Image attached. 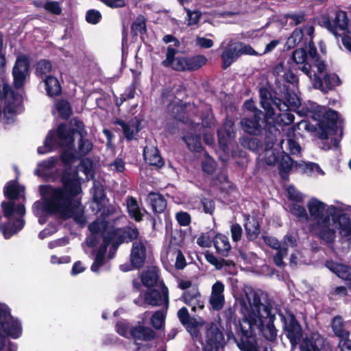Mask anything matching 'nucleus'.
I'll use <instances>...</instances> for the list:
<instances>
[{
	"mask_svg": "<svg viewBox=\"0 0 351 351\" xmlns=\"http://www.w3.org/2000/svg\"><path fill=\"white\" fill-rule=\"evenodd\" d=\"M25 189L16 182H10L5 187V195L9 199H20L24 197Z\"/></svg>",
	"mask_w": 351,
	"mask_h": 351,
	"instance_id": "obj_33",
	"label": "nucleus"
},
{
	"mask_svg": "<svg viewBox=\"0 0 351 351\" xmlns=\"http://www.w3.org/2000/svg\"><path fill=\"white\" fill-rule=\"evenodd\" d=\"M261 112H258L256 114H254V120L243 119L241 121V125L243 130L250 134H256L259 132L260 125L258 121L261 118Z\"/></svg>",
	"mask_w": 351,
	"mask_h": 351,
	"instance_id": "obj_29",
	"label": "nucleus"
},
{
	"mask_svg": "<svg viewBox=\"0 0 351 351\" xmlns=\"http://www.w3.org/2000/svg\"><path fill=\"white\" fill-rule=\"evenodd\" d=\"M305 172L311 173L314 176H324V172L322 170L320 167L313 162L305 163Z\"/></svg>",
	"mask_w": 351,
	"mask_h": 351,
	"instance_id": "obj_58",
	"label": "nucleus"
},
{
	"mask_svg": "<svg viewBox=\"0 0 351 351\" xmlns=\"http://www.w3.org/2000/svg\"><path fill=\"white\" fill-rule=\"evenodd\" d=\"M127 207L130 215L136 221L142 219L143 212L140 209L136 200L133 197H130L127 200Z\"/></svg>",
	"mask_w": 351,
	"mask_h": 351,
	"instance_id": "obj_41",
	"label": "nucleus"
},
{
	"mask_svg": "<svg viewBox=\"0 0 351 351\" xmlns=\"http://www.w3.org/2000/svg\"><path fill=\"white\" fill-rule=\"evenodd\" d=\"M185 143L188 147L193 152H199L202 149L201 143L199 141V134H193L190 133L185 136L184 138Z\"/></svg>",
	"mask_w": 351,
	"mask_h": 351,
	"instance_id": "obj_43",
	"label": "nucleus"
},
{
	"mask_svg": "<svg viewBox=\"0 0 351 351\" xmlns=\"http://www.w3.org/2000/svg\"><path fill=\"white\" fill-rule=\"evenodd\" d=\"M301 71L309 77L313 87L322 92H328L340 84V80L335 74L326 73L320 79L319 77H317L316 73L313 77L311 74L310 67L306 65H303L301 67Z\"/></svg>",
	"mask_w": 351,
	"mask_h": 351,
	"instance_id": "obj_8",
	"label": "nucleus"
},
{
	"mask_svg": "<svg viewBox=\"0 0 351 351\" xmlns=\"http://www.w3.org/2000/svg\"><path fill=\"white\" fill-rule=\"evenodd\" d=\"M79 171L84 172L87 179L93 178V162L88 159L83 160L79 167Z\"/></svg>",
	"mask_w": 351,
	"mask_h": 351,
	"instance_id": "obj_53",
	"label": "nucleus"
},
{
	"mask_svg": "<svg viewBox=\"0 0 351 351\" xmlns=\"http://www.w3.org/2000/svg\"><path fill=\"white\" fill-rule=\"evenodd\" d=\"M245 228L247 236L250 240L256 239L259 234V224L254 217L246 218Z\"/></svg>",
	"mask_w": 351,
	"mask_h": 351,
	"instance_id": "obj_39",
	"label": "nucleus"
},
{
	"mask_svg": "<svg viewBox=\"0 0 351 351\" xmlns=\"http://www.w3.org/2000/svg\"><path fill=\"white\" fill-rule=\"evenodd\" d=\"M0 328L7 335L14 339L21 332V326L17 319L12 317L8 308L0 306Z\"/></svg>",
	"mask_w": 351,
	"mask_h": 351,
	"instance_id": "obj_9",
	"label": "nucleus"
},
{
	"mask_svg": "<svg viewBox=\"0 0 351 351\" xmlns=\"http://www.w3.org/2000/svg\"><path fill=\"white\" fill-rule=\"evenodd\" d=\"M165 315L164 313L161 311L156 312L152 317L151 322L152 326L156 329L160 328L164 324Z\"/></svg>",
	"mask_w": 351,
	"mask_h": 351,
	"instance_id": "obj_56",
	"label": "nucleus"
},
{
	"mask_svg": "<svg viewBox=\"0 0 351 351\" xmlns=\"http://www.w3.org/2000/svg\"><path fill=\"white\" fill-rule=\"evenodd\" d=\"M205 257L206 261L210 265H213L216 269L219 270L224 269L225 270H228V269L234 267V263L232 261L217 258L213 254H207Z\"/></svg>",
	"mask_w": 351,
	"mask_h": 351,
	"instance_id": "obj_37",
	"label": "nucleus"
},
{
	"mask_svg": "<svg viewBox=\"0 0 351 351\" xmlns=\"http://www.w3.org/2000/svg\"><path fill=\"white\" fill-rule=\"evenodd\" d=\"M286 23L290 25H297L304 21L303 13L289 14L285 16Z\"/></svg>",
	"mask_w": 351,
	"mask_h": 351,
	"instance_id": "obj_54",
	"label": "nucleus"
},
{
	"mask_svg": "<svg viewBox=\"0 0 351 351\" xmlns=\"http://www.w3.org/2000/svg\"><path fill=\"white\" fill-rule=\"evenodd\" d=\"M74 124L76 127L75 130L78 132L81 136L78 146V156L86 155L92 150L93 144L90 141L84 139L82 137V129L84 127L82 122L77 120H74Z\"/></svg>",
	"mask_w": 351,
	"mask_h": 351,
	"instance_id": "obj_28",
	"label": "nucleus"
},
{
	"mask_svg": "<svg viewBox=\"0 0 351 351\" xmlns=\"http://www.w3.org/2000/svg\"><path fill=\"white\" fill-rule=\"evenodd\" d=\"M263 314L264 315L265 322H263V325L260 328L253 327L250 335L248 336L245 335L244 333H242L245 337L246 339L242 340L241 343H237L238 347L242 351H243V350L240 348L239 345L243 346V345H247L248 343L254 346L256 348V350L258 351L257 347L253 343H252L250 340L247 339V338L252 335L253 330H254L256 329L261 330L263 332V335L269 341H272L276 338V330L272 323L271 318L269 316V314L267 315L264 313H263Z\"/></svg>",
	"mask_w": 351,
	"mask_h": 351,
	"instance_id": "obj_11",
	"label": "nucleus"
},
{
	"mask_svg": "<svg viewBox=\"0 0 351 351\" xmlns=\"http://www.w3.org/2000/svg\"><path fill=\"white\" fill-rule=\"evenodd\" d=\"M292 58L297 64H303L306 59V51L303 49H298L293 53Z\"/></svg>",
	"mask_w": 351,
	"mask_h": 351,
	"instance_id": "obj_62",
	"label": "nucleus"
},
{
	"mask_svg": "<svg viewBox=\"0 0 351 351\" xmlns=\"http://www.w3.org/2000/svg\"><path fill=\"white\" fill-rule=\"evenodd\" d=\"M224 285L220 281H217L212 286L209 302L212 308L215 310H220L224 305Z\"/></svg>",
	"mask_w": 351,
	"mask_h": 351,
	"instance_id": "obj_20",
	"label": "nucleus"
},
{
	"mask_svg": "<svg viewBox=\"0 0 351 351\" xmlns=\"http://www.w3.org/2000/svg\"><path fill=\"white\" fill-rule=\"evenodd\" d=\"M324 339L317 333L304 339L300 345V351H325Z\"/></svg>",
	"mask_w": 351,
	"mask_h": 351,
	"instance_id": "obj_21",
	"label": "nucleus"
},
{
	"mask_svg": "<svg viewBox=\"0 0 351 351\" xmlns=\"http://www.w3.org/2000/svg\"><path fill=\"white\" fill-rule=\"evenodd\" d=\"M147 256V241L139 239L133 243L130 254V261L134 267H141Z\"/></svg>",
	"mask_w": 351,
	"mask_h": 351,
	"instance_id": "obj_15",
	"label": "nucleus"
},
{
	"mask_svg": "<svg viewBox=\"0 0 351 351\" xmlns=\"http://www.w3.org/2000/svg\"><path fill=\"white\" fill-rule=\"evenodd\" d=\"M261 104L263 109L265 110V114L268 112V111H271L275 108V106L274 105V101L276 99H271L270 98L269 93L265 90H261Z\"/></svg>",
	"mask_w": 351,
	"mask_h": 351,
	"instance_id": "obj_46",
	"label": "nucleus"
},
{
	"mask_svg": "<svg viewBox=\"0 0 351 351\" xmlns=\"http://www.w3.org/2000/svg\"><path fill=\"white\" fill-rule=\"evenodd\" d=\"M132 31L136 34H143L146 31L145 19L143 16L139 15L132 26Z\"/></svg>",
	"mask_w": 351,
	"mask_h": 351,
	"instance_id": "obj_51",
	"label": "nucleus"
},
{
	"mask_svg": "<svg viewBox=\"0 0 351 351\" xmlns=\"http://www.w3.org/2000/svg\"><path fill=\"white\" fill-rule=\"evenodd\" d=\"M176 217L179 224L182 226H186L191 222V217L186 212L181 211L177 213Z\"/></svg>",
	"mask_w": 351,
	"mask_h": 351,
	"instance_id": "obj_64",
	"label": "nucleus"
},
{
	"mask_svg": "<svg viewBox=\"0 0 351 351\" xmlns=\"http://www.w3.org/2000/svg\"><path fill=\"white\" fill-rule=\"evenodd\" d=\"M241 312L243 319L240 323V330L242 333L248 336L253 327L260 328L264 320V314L268 315V311L261 302L258 292L250 287L243 289V294L239 300Z\"/></svg>",
	"mask_w": 351,
	"mask_h": 351,
	"instance_id": "obj_2",
	"label": "nucleus"
},
{
	"mask_svg": "<svg viewBox=\"0 0 351 351\" xmlns=\"http://www.w3.org/2000/svg\"><path fill=\"white\" fill-rule=\"evenodd\" d=\"M1 206L5 217L10 221L8 224L1 227L4 237L8 239L23 228L24 221L22 217L25 213V209L23 205L16 206L12 202H3Z\"/></svg>",
	"mask_w": 351,
	"mask_h": 351,
	"instance_id": "obj_5",
	"label": "nucleus"
},
{
	"mask_svg": "<svg viewBox=\"0 0 351 351\" xmlns=\"http://www.w3.org/2000/svg\"><path fill=\"white\" fill-rule=\"evenodd\" d=\"M143 156L145 160L149 165L160 167L163 165V160L158 151L154 145L146 146L144 149Z\"/></svg>",
	"mask_w": 351,
	"mask_h": 351,
	"instance_id": "obj_26",
	"label": "nucleus"
},
{
	"mask_svg": "<svg viewBox=\"0 0 351 351\" xmlns=\"http://www.w3.org/2000/svg\"><path fill=\"white\" fill-rule=\"evenodd\" d=\"M89 230L92 234L86 239V245L88 247H93L97 243V237L95 234L102 232L104 234L106 231L110 232V230H108L107 223L103 220H96L89 225Z\"/></svg>",
	"mask_w": 351,
	"mask_h": 351,
	"instance_id": "obj_23",
	"label": "nucleus"
},
{
	"mask_svg": "<svg viewBox=\"0 0 351 351\" xmlns=\"http://www.w3.org/2000/svg\"><path fill=\"white\" fill-rule=\"evenodd\" d=\"M224 338L218 328L211 324L207 329L205 337L204 351H217L223 345Z\"/></svg>",
	"mask_w": 351,
	"mask_h": 351,
	"instance_id": "obj_12",
	"label": "nucleus"
},
{
	"mask_svg": "<svg viewBox=\"0 0 351 351\" xmlns=\"http://www.w3.org/2000/svg\"><path fill=\"white\" fill-rule=\"evenodd\" d=\"M295 130L293 128L288 129L287 137L281 141V148L283 152H289L292 154H297L300 152V145L293 138Z\"/></svg>",
	"mask_w": 351,
	"mask_h": 351,
	"instance_id": "obj_24",
	"label": "nucleus"
},
{
	"mask_svg": "<svg viewBox=\"0 0 351 351\" xmlns=\"http://www.w3.org/2000/svg\"><path fill=\"white\" fill-rule=\"evenodd\" d=\"M304 65L310 67L311 74L313 77L314 74L316 73L317 77H319V78L322 79V77L327 73L325 64L319 59H315L314 61L313 69H311V66L308 64H305Z\"/></svg>",
	"mask_w": 351,
	"mask_h": 351,
	"instance_id": "obj_45",
	"label": "nucleus"
},
{
	"mask_svg": "<svg viewBox=\"0 0 351 351\" xmlns=\"http://www.w3.org/2000/svg\"><path fill=\"white\" fill-rule=\"evenodd\" d=\"M178 316L181 323L184 325L187 330L193 337H197L199 330V328L204 324L202 318H190L188 310L185 307L181 308Z\"/></svg>",
	"mask_w": 351,
	"mask_h": 351,
	"instance_id": "obj_14",
	"label": "nucleus"
},
{
	"mask_svg": "<svg viewBox=\"0 0 351 351\" xmlns=\"http://www.w3.org/2000/svg\"><path fill=\"white\" fill-rule=\"evenodd\" d=\"M56 160L54 158L39 162L37 168L35 169V174L40 177H45L47 175L48 171L51 170L55 165Z\"/></svg>",
	"mask_w": 351,
	"mask_h": 351,
	"instance_id": "obj_42",
	"label": "nucleus"
},
{
	"mask_svg": "<svg viewBox=\"0 0 351 351\" xmlns=\"http://www.w3.org/2000/svg\"><path fill=\"white\" fill-rule=\"evenodd\" d=\"M130 335L134 339L150 340L154 337L155 333L149 328L138 326L130 329Z\"/></svg>",
	"mask_w": 351,
	"mask_h": 351,
	"instance_id": "obj_30",
	"label": "nucleus"
},
{
	"mask_svg": "<svg viewBox=\"0 0 351 351\" xmlns=\"http://www.w3.org/2000/svg\"><path fill=\"white\" fill-rule=\"evenodd\" d=\"M348 24V19L346 12L343 11H339L336 13V16L332 21V24H329L328 29L335 35H337V29L344 30L347 28Z\"/></svg>",
	"mask_w": 351,
	"mask_h": 351,
	"instance_id": "obj_32",
	"label": "nucleus"
},
{
	"mask_svg": "<svg viewBox=\"0 0 351 351\" xmlns=\"http://www.w3.org/2000/svg\"><path fill=\"white\" fill-rule=\"evenodd\" d=\"M14 84L21 88L24 84L25 79L29 73V62L26 57H18L12 71Z\"/></svg>",
	"mask_w": 351,
	"mask_h": 351,
	"instance_id": "obj_16",
	"label": "nucleus"
},
{
	"mask_svg": "<svg viewBox=\"0 0 351 351\" xmlns=\"http://www.w3.org/2000/svg\"><path fill=\"white\" fill-rule=\"evenodd\" d=\"M52 69L51 64L49 62L43 60H40L36 66V74L38 77H41L43 80L45 79Z\"/></svg>",
	"mask_w": 351,
	"mask_h": 351,
	"instance_id": "obj_47",
	"label": "nucleus"
},
{
	"mask_svg": "<svg viewBox=\"0 0 351 351\" xmlns=\"http://www.w3.org/2000/svg\"><path fill=\"white\" fill-rule=\"evenodd\" d=\"M130 328L129 324L125 322H119L117 324V332L123 337H129L130 335Z\"/></svg>",
	"mask_w": 351,
	"mask_h": 351,
	"instance_id": "obj_63",
	"label": "nucleus"
},
{
	"mask_svg": "<svg viewBox=\"0 0 351 351\" xmlns=\"http://www.w3.org/2000/svg\"><path fill=\"white\" fill-rule=\"evenodd\" d=\"M337 115L334 110H327L323 113V119L316 124V132L320 138L326 139L328 138V132L331 127L335 124Z\"/></svg>",
	"mask_w": 351,
	"mask_h": 351,
	"instance_id": "obj_17",
	"label": "nucleus"
},
{
	"mask_svg": "<svg viewBox=\"0 0 351 351\" xmlns=\"http://www.w3.org/2000/svg\"><path fill=\"white\" fill-rule=\"evenodd\" d=\"M239 56V54L235 44L230 45L221 55L223 61V69L228 68Z\"/></svg>",
	"mask_w": 351,
	"mask_h": 351,
	"instance_id": "obj_36",
	"label": "nucleus"
},
{
	"mask_svg": "<svg viewBox=\"0 0 351 351\" xmlns=\"http://www.w3.org/2000/svg\"><path fill=\"white\" fill-rule=\"evenodd\" d=\"M178 50L169 46L167 51V58L163 62L165 66H169L177 71L189 70L188 58L178 54Z\"/></svg>",
	"mask_w": 351,
	"mask_h": 351,
	"instance_id": "obj_13",
	"label": "nucleus"
},
{
	"mask_svg": "<svg viewBox=\"0 0 351 351\" xmlns=\"http://www.w3.org/2000/svg\"><path fill=\"white\" fill-rule=\"evenodd\" d=\"M263 240L266 244L277 251L283 248H293L297 245L295 238L289 235L285 237L282 243L279 242L276 238L269 236H263Z\"/></svg>",
	"mask_w": 351,
	"mask_h": 351,
	"instance_id": "obj_22",
	"label": "nucleus"
},
{
	"mask_svg": "<svg viewBox=\"0 0 351 351\" xmlns=\"http://www.w3.org/2000/svg\"><path fill=\"white\" fill-rule=\"evenodd\" d=\"M101 13L95 10H90L87 12L86 19L89 23L97 24L101 19Z\"/></svg>",
	"mask_w": 351,
	"mask_h": 351,
	"instance_id": "obj_59",
	"label": "nucleus"
},
{
	"mask_svg": "<svg viewBox=\"0 0 351 351\" xmlns=\"http://www.w3.org/2000/svg\"><path fill=\"white\" fill-rule=\"evenodd\" d=\"M117 124L120 125L123 130L124 134L128 139H132L134 136L139 131L138 120L131 121L125 123L122 121H117Z\"/></svg>",
	"mask_w": 351,
	"mask_h": 351,
	"instance_id": "obj_38",
	"label": "nucleus"
},
{
	"mask_svg": "<svg viewBox=\"0 0 351 351\" xmlns=\"http://www.w3.org/2000/svg\"><path fill=\"white\" fill-rule=\"evenodd\" d=\"M73 136V130L64 125H61L57 132L49 133L45 140L44 146L38 147V152L40 154H46L60 145L64 149L61 154L62 160L64 164L69 165L78 156H75L72 148Z\"/></svg>",
	"mask_w": 351,
	"mask_h": 351,
	"instance_id": "obj_3",
	"label": "nucleus"
},
{
	"mask_svg": "<svg viewBox=\"0 0 351 351\" xmlns=\"http://www.w3.org/2000/svg\"><path fill=\"white\" fill-rule=\"evenodd\" d=\"M147 202L156 213H162L167 206L166 200L158 193H150L147 197Z\"/></svg>",
	"mask_w": 351,
	"mask_h": 351,
	"instance_id": "obj_34",
	"label": "nucleus"
},
{
	"mask_svg": "<svg viewBox=\"0 0 351 351\" xmlns=\"http://www.w3.org/2000/svg\"><path fill=\"white\" fill-rule=\"evenodd\" d=\"M62 186L53 187L49 185L40 186L43 202H36L33 206L34 215L39 223L46 221L48 214L53 213L62 218L73 217L76 222L84 224L83 208L75 197L81 193L78 177L65 172L62 178Z\"/></svg>",
	"mask_w": 351,
	"mask_h": 351,
	"instance_id": "obj_1",
	"label": "nucleus"
},
{
	"mask_svg": "<svg viewBox=\"0 0 351 351\" xmlns=\"http://www.w3.org/2000/svg\"><path fill=\"white\" fill-rule=\"evenodd\" d=\"M144 302L152 306H160L168 303V289L163 284L160 285V292L154 289L147 291L144 296Z\"/></svg>",
	"mask_w": 351,
	"mask_h": 351,
	"instance_id": "obj_18",
	"label": "nucleus"
},
{
	"mask_svg": "<svg viewBox=\"0 0 351 351\" xmlns=\"http://www.w3.org/2000/svg\"><path fill=\"white\" fill-rule=\"evenodd\" d=\"M219 142L223 152H228L232 140L234 137L233 122L231 119H226L223 128L218 131Z\"/></svg>",
	"mask_w": 351,
	"mask_h": 351,
	"instance_id": "obj_19",
	"label": "nucleus"
},
{
	"mask_svg": "<svg viewBox=\"0 0 351 351\" xmlns=\"http://www.w3.org/2000/svg\"><path fill=\"white\" fill-rule=\"evenodd\" d=\"M206 58L204 56H196L190 58H188L189 70H195L206 62Z\"/></svg>",
	"mask_w": 351,
	"mask_h": 351,
	"instance_id": "obj_50",
	"label": "nucleus"
},
{
	"mask_svg": "<svg viewBox=\"0 0 351 351\" xmlns=\"http://www.w3.org/2000/svg\"><path fill=\"white\" fill-rule=\"evenodd\" d=\"M281 320L284 322V329L287 337L293 345L296 344L302 335L300 324L295 320L293 314L287 313L286 315L280 314Z\"/></svg>",
	"mask_w": 351,
	"mask_h": 351,
	"instance_id": "obj_10",
	"label": "nucleus"
},
{
	"mask_svg": "<svg viewBox=\"0 0 351 351\" xmlns=\"http://www.w3.org/2000/svg\"><path fill=\"white\" fill-rule=\"evenodd\" d=\"M290 212L299 218L307 219L308 216L304 208L297 203L292 204L289 207Z\"/></svg>",
	"mask_w": 351,
	"mask_h": 351,
	"instance_id": "obj_55",
	"label": "nucleus"
},
{
	"mask_svg": "<svg viewBox=\"0 0 351 351\" xmlns=\"http://www.w3.org/2000/svg\"><path fill=\"white\" fill-rule=\"evenodd\" d=\"M187 16H188V25H193L197 24L201 17V13L198 11H191L189 9L185 8Z\"/></svg>",
	"mask_w": 351,
	"mask_h": 351,
	"instance_id": "obj_60",
	"label": "nucleus"
},
{
	"mask_svg": "<svg viewBox=\"0 0 351 351\" xmlns=\"http://www.w3.org/2000/svg\"><path fill=\"white\" fill-rule=\"evenodd\" d=\"M235 46L237 49L239 56L243 53L247 55H257V53L255 51V50L252 49V47L250 45L243 43H237L235 44Z\"/></svg>",
	"mask_w": 351,
	"mask_h": 351,
	"instance_id": "obj_61",
	"label": "nucleus"
},
{
	"mask_svg": "<svg viewBox=\"0 0 351 351\" xmlns=\"http://www.w3.org/2000/svg\"><path fill=\"white\" fill-rule=\"evenodd\" d=\"M121 232V230H117L115 233L112 232V236L110 237H108L106 236H104V245L101 246L99 248L98 252L97 253L95 262L91 266V269L93 271H97L99 267L103 264L104 258V254L106 251L107 246L111 241V240L114 239L115 235L119 234Z\"/></svg>",
	"mask_w": 351,
	"mask_h": 351,
	"instance_id": "obj_25",
	"label": "nucleus"
},
{
	"mask_svg": "<svg viewBox=\"0 0 351 351\" xmlns=\"http://www.w3.org/2000/svg\"><path fill=\"white\" fill-rule=\"evenodd\" d=\"M293 165V161L290 156L287 154L282 156L280 160L279 161V169L281 173L283 171L286 172L291 169Z\"/></svg>",
	"mask_w": 351,
	"mask_h": 351,
	"instance_id": "obj_57",
	"label": "nucleus"
},
{
	"mask_svg": "<svg viewBox=\"0 0 351 351\" xmlns=\"http://www.w3.org/2000/svg\"><path fill=\"white\" fill-rule=\"evenodd\" d=\"M214 245L217 252L222 256H228L231 250V245L228 237L222 234H217L214 238Z\"/></svg>",
	"mask_w": 351,
	"mask_h": 351,
	"instance_id": "obj_31",
	"label": "nucleus"
},
{
	"mask_svg": "<svg viewBox=\"0 0 351 351\" xmlns=\"http://www.w3.org/2000/svg\"><path fill=\"white\" fill-rule=\"evenodd\" d=\"M332 328L335 335L339 337L349 336V333L343 329V322L340 317H335L332 323Z\"/></svg>",
	"mask_w": 351,
	"mask_h": 351,
	"instance_id": "obj_48",
	"label": "nucleus"
},
{
	"mask_svg": "<svg viewBox=\"0 0 351 351\" xmlns=\"http://www.w3.org/2000/svg\"><path fill=\"white\" fill-rule=\"evenodd\" d=\"M158 270L156 267L146 269L141 276L142 283L146 287L154 286L158 280Z\"/></svg>",
	"mask_w": 351,
	"mask_h": 351,
	"instance_id": "obj_35",
	"label": "nucleus"
},
{
	"mask_svg": "<svg viewBox=\"0 0 351 351\" xmlns=\"http://www.w3.org/2000/svg\"><path fill=\"white\" fill-rule=\"evenodd\" d=\"M304 32L301 29H295L291 35L288 38L286 45L288 49L294 48L302 40Z\"/></svg>",
	"mask_w": 351,
	"mask_h": 351,
	"instance_id": "obj_44",
	"label": "nucleus"
},
{
	"mask_svg": "<svg viewBox=\"0 0 351 351\" xmlns=\"http://www.w3.org/2000/svg\"><path fill=\"white\" fill-rule=\"evenodd\" d=\"M326 265L330 271L336 274L339 278L346 280H351V267L332 261L327 262Z\"/></svg>",
	"mask_w": 351,
	"mask_h": 351,
	"instance_id": "obj_27",
	"label": "nucleus"
},
{
	"mask_svg": "<svg viewBox=\"0 0 351 351\" xmlns=\"http://www.w3.org/2000/svg\"><path fill=\"white\" fill-rule=\"evenodd\" d=\"M43 81L45 84L46 90L49 95H58L60 93V85L56 77L49 75L44 79Z\"/></svg>",
	"mask_w": 351,
	"mask_h": 351,
	"instance_id": "obj_40",
	"label": "nucleus"
},
{
	"mask_svg": "<svg viewBox=\"0 0 351 351\" xmlns=\"http://www.w3.org/2000/svg\"><path fill=\"white\" fill-rule=\"evenodd\" d=\"M56 108L60 114L64 119H68L71 113L69 104L66 101H58L56 102Z\"/></svg>",
	"mask_w": 351,
	"mask_h": 351,
	"instance_id": "obj_52",
	"label": "nucleus"
},
{
	"mask_svg": "<svg viewBox=\"0 0 351 351\" xmlns=\"http://www.w3.org/2000/svg\"><path fill=\"white\" fill-rule=\"evenodd\" d=\"M275 108L265 114L266 121L269 124L289 125L294 121V115L289 112V106L280 99L274 101Z\"/></svg>",
	"mask_w": 351,
	"mask_h": 351,
	"instance_id": "obj_6",
	"label": "nucleus"
},
{
	"mask_svg": "<svg viewBox=\"0 0 351 351\" xmlns=\"http://www.w3.org/2000/svg\"><path fill=\"white\" fill-rule=\"evenodd\" d=\"M328 211L332 218L321 222L319 226L320 239L326 243L333 242L337 230L342 237H351V218L348 217L339 207L331 206Z\"/></svg>",
	"mask_w": 351,
	"mask_h": 351,
	"instance_id": "obj_4",
	"label": "nucleus"
},
{
	"mask_svg": "<svg viewBox=\"0 0 351 351\" xmlns=\"http://www.w3.org/2000/svg\"><path fill=\"white\" fill-rule=\"evenodd\" d=\"M331 206H327L322 202L316 198L311 199L307 204V208L310 217L315 222L312 224L311 230L320 238V232L319 226L321 222L328 219L331 220L332 215L328 213V209Z\"/></svg>",
	"mask_w": 351,
	"mask_h": 351,
	"instance_id": "obj_7",
	"label": "nucleus"
},
{
	"mask_svg": "<svg viewBox=\"0 0 351 351\" xmlns=\"http://www.w3.org/2000/svg\"><path fill=\"white\" fill-rule=\"evenodd\" d=\"M201 296L197 287L193 286L189 291L183 294V300L186 304H193L192 302H197V298Z\"/></svg>",
	"mask_w": 351,
	"mask_h": 351,
	"instance_id": "obj_49",
	"label": "nucleus"
}]
</instances>
